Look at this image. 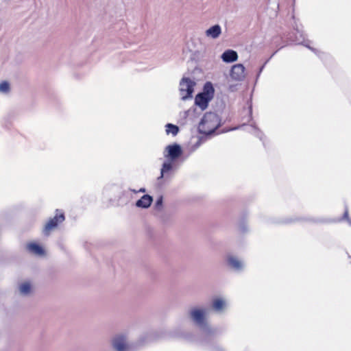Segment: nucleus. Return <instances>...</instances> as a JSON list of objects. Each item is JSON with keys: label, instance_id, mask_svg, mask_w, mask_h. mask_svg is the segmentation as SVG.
I'll return each mask as SVG.
<instances>
[{"label": "nucleus", "instance_id": "nucleus-9", "mask_svg": "<svg viewBox=\"0 0 351 351\" xmlns=\"http://www.w3.org/2000/svg\"><path fill=\"white\" fill-rule=\"evenodd\" d=\"M207 315V310L195 308L191 311L192 319L197 324H202Z\"/></svg>", "mask_w": 351, "mask_h": 351}, {"label": "nucleus", "instance_id": "nucleus-12", "mask_svg": "<svg viewBox=\"0 0 351 351\" xmlns=\"http://www.w3.org/2000/svg\"><path fill=\"white\" fill-rule=\"evenodd\" d=\"M227 261L229 266L234 270H240L243 267V263L234 256H228Z\"/></svg>", "mask_w": 351, "mask_h": 351}, {"label": "nucleus", "instance_id": "nucleus-14", "mask_svg": "<svg viewBox=\"0 0 351 351\" xmlns=\"http://www.w3.org/2000/svg\"><path fill=\"white\" fill-rule=\"evenodd\" d=\"M19 290L21 295H27L32 291V285L29 281L23 282L19 285Z\"/></svg>", "mask_w": 351, "mask_h": 351}, {"label": "nucleus", "instance_id": "nucleus-19", "mask_svg": "<svg viewBox=\"0 0 351 351\" xmlns=\"http://www.w3.org/2000/svg\"><path fill=\"white\" fill-rule=\"evenodd\" d=\"M162 198H160L159 199L157 200L156 205L160 206H162Z\"/></svg>", "mask_w": 351, "mask_h": 351}, {"label": "nucleus", "instance_id": "nucleus-8", "mask_svg": "<svg viewBox=\"0 0 351 351\" xmlns=\"http://www.w3.org/2000/svg\"><path fill=\"white\" fill-rule=\"evenodd\" d=\"M222 30L219 25H214L206 29L204 34L207 38L217 39L221 34Z\"/></svg>", "mask_w": 351, "mask_h": 351}, {"label": "nucleus", "instance_id": "nucleus-5", "mask_svg": "<svg viewBox=\"0 0 351 351\" xmlns=\"http://www.w3.org/2000/svg\"><path fill=\"white\" fill-rule=\"evenodd\" d=\"M112 343L117 351H127L129 348L126 337L124 335L115 336L112 340Z\"/></svg>", "mask_w": 351, "mask_h": 351}, {"label": "nucleus", "instance_id": "nucleus-11", "mask_svg": "<svg viewBox=\"0 0 351 351\" xmlns=\"http://www.w3.org/2000/svg\"><path fill=\"white\" fill-rule=\"evenodd\" d=\"M153 202V198L149 195H144L140 199L136 202V206L138 208H147Z\"/></svg>", "mask_w": 351, "mask_h": 351}, {"label": "nucleus", "instance_id": "nucleus-3", "mask_svg": "<svg viewBox=\"0 0 351 351\" xmlns=\"http://www.w3.org/2000/svg\"><path fill=\"white\" fill-rule=\"evenodd\" d=\"M195 82L189 78H183L180 83V93L182 99L191 98L194 90Z\"/></svg>", "mask_w": 351, "mask_h": 351}, {"label": "nucleus", "instance_id": "nucleus-15", "mask_svg": "<svg viewBox=\"0 0 351 351\" xmlns=\"http://www.w3.org/2000/svg\"><path fill=\"white\" fill-rule=\"evenodd\" d=\"M213 307L217 311H221L226 307V302L222 298H216L213 302Z\"/></svg>", "mask_w": 351, "mask_h": 351}, {"label": "nucleus", "instance_id": "nucleus-7", "mask_svg": "<svg viewBox=\"0 0 351 351\" xmlns=\"http://www.w3.org/2000/svg\"><path fill=\"white\" fill-rule=\"evenodd\" d=\"M64 220V216L63 213H60V215H56L54 218L50 219L47 224L45 225L44 231L46 234H49V232L53 228H55L59 223L62 222Z\"/></svg>", "mask_w": 351, "mask_h": 351}, {"label": "nucleus", "instance_id": "nucleus-10", "mask_svg": "<svg viewBox=\"0 0 351 351\" xmlns=\"http://www.w3.org/2000/svg\"><path fill=\"white\" fill-rule=\"evenodd\" d=\"M221 58L226 63H231L237 60L238 54L232 49H228L221 54Z\"/></svg>", "mask_w": 351, "mask_h": 351}, {"label": "nucleus", "instance_id": "nucleus-2", "mask_svg": "<svg viewBox=\"0 0 351 351\" xmlns=\"http://www.w3.org/2000/svg\"><path fill=\"white\" fill-rule=\"evenodd\" d=\"M214 88L211 83L204 85L203 92L199 93L195 99V104L201 110H204L208 107V102L213 99Z\"/></svg>", "mask_w": 351, "mask_h": 351}, {"label": "nucleus", "instance_id": "nucleus-20", "mask_svg": "<svg viewBox=\"0 0 351 351\" xmlns=\"http://www.w3.org/2000/svg\"><path fill=\"white\" fill-rule=\"evenodd\" d=\"M139 192H142V193H145V188H141L139 189L138 191Z\"/></svg>", "mask_w": 351, "mask_h": 351}, {"label": "nucleus", "instance_id": "nucleus-17", "mask_svg": "<svg viewBox=\"0 0 351 351\" xmlns=\"http://www.w3.org/2000/svg\"><path fill=\"white\" fill-rule=\"evenodd\" d=\"M173 160L171 161H166L163 163L162 167L161 169V176L160 178H162L164 176V173L166 172L169 171L173 168Z\"/></svg>", "mask_w": 351, "mask_h": 351}, {"label": "nucleus", "instance_id": "nucleus-6", "mask_svg": "<svg viewBox=\"0 0 351 351\" xmlns=\"http://www.w3.org/2000/svg\"><path fill=\"white\" fill-rule=\"evenodd\" d=\"M230 77L234 81H241L245 77V67L241 64H237L232 66Z\"/></svg>", "mask_w": 351, "mask_h": 351}, {"label": "nucleus", "instance_id": "nucleus-18", "mask_svg": "<svg viewBox=\"0 0 351 351\" xmlns=\"http://www.w3.org/2000/svg\"><path fill=\"white\" fill-rule=\"evenodd\" d=\"M10 90V84L7 81L0 82V93L7 94Z\"/></svg>", "mask_w": 351, "mask_h": 351}, {"label": "nucleus", "instance_id": "nucleus-4", "mask_svg": "<svg viewBox=\"0 0 351 351\" xmlns=\"http://www.w3.org/2000/svg\"><path fill=\"white\" fill-rule=\"evenodd\" d=\"M182 148L178 144L174 143L166 147L164 152V156L171 160H174L181 156Z\"/></svg>", "mask_w": 351, "mask_h": 351}, {"label": "nucleus", "instance_id": "nucleus-13", "mask_svg": "<svg viewBox=\"0 0 351 351\" xmlns=\"http://www.w3.org/2000/svg\"><path fill=\"white\" fill-rule=\"evenodd\" d=\"M27 248L29 250V252L35 255L43 256L45 254L44 249L40 245L36 243H29L27 245Z\"/></svg>", "mask_w": 351, "mask_h": 351}, {"label": "nucleus", "instance_id": "nucleus-1", "mask_svg": "<svg viewBox=\"0 0 351 351\" xmlns=\"http://www.w3.org/2000/svg\"><path fill=\"white\" fill-rule=\"evenodd\" d=\"M220 125L218 116L215 113H207L199 124V131L205 134L213 132Z\"/></svg>", "mask_w": 351, "mask_h": 351}, {"label": "nucleus", "instance_id": "nucleus-16", "mask_svg": "<svg viewBox=\"0 0 351 351\" xmlns=\"http://www.w3.org/2000/svg\"><path fill=\"white\" fill-rule=\"evenodd\" d=\"M166 133L167 134H172L173 136H176L178 131L179 128L178 126L173 125L171 123H168L166 125Z\"/></svg>", "mask_w": 351, "mask_h": 351}]
</instances>
